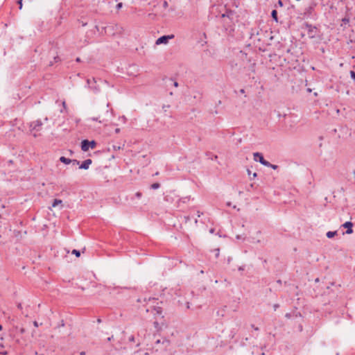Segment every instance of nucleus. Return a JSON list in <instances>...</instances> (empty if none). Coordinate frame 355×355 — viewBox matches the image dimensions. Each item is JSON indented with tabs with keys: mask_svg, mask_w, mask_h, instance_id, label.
I'll return each instance as SVG.
<instances>
[{
	"mask_svg": "<svg viewBox=\"0 0 355 355\" xmlns=\"http://www.w3.org/2000/svg\"><path fill=\"white\" fill-rule=\"evenodd\" d=\"M42 324V323L40 324V325ZM33 325L35 327H38L40 326V324H38V322L37 321H34L33 322Z\"/></svg>",
	"mask_w": 355,
	"mask_h": 355,
	"instance_id": "nucleus-23",
	"label": "nucleus"
},
{
	"mask_svg": "<svg viewBox=\"0 0 355 355\" xmlns=\"http://www.w3.org/2000/svg\"><path fill=\"white\" fill-rule=\"evenodd\" d=\"M268 167H270L272 168V169H277L278 168V166L277 165H275V164H272L271 163H270L269 166H267Z\"/></svg>",
	"mask_w": 355,
	"mask_h": 355,
	"instance_id": "nucleus-16",
	"label": "nucleus"
},
{
	"mask_svg": "<svg viewBox=\"0 0 355 355\" xmlns=\"http://www.w3.org/2000/svg\"><path fill=\"white\" fill-rule=\"evenodd\" d=\"M80 355H85V352H80Z\"/></svg>",
	"mask_w": 355,
	"mask_h": 355,
	"instance_id": "nucleus-37",
	"label": "nucleus"
},
{
	"mask_svg": "<svg viewBox=\"0 0 355 355\" xmlns=\"http://www.w3.org/2000/svg\"><path fill=\"white\" fill-rule=\"evenodd\" d=\"M252 328H253L255 331H259V328L255 327L254 324L251 325Z\"/></svg>",
	"mask_w": 355,
	"mask_h": 355,
	"instance_id": "nucleus-24",
	"label": "nucleus"
},
{
	"mask_svg": "<svg viewBox=\"0 0 355 355\" xmlns=\"http://www.w3.org/2000/svg\"><path fill=\"white\" fill-rule=\"evenodd\" d=\"M187 309H189V308H190V306H189V302H187Z\"/></svg>",
	"mask_w": 355,
	"mask_h": 355,
	"instance_id": "nucleus-39",
	"label": "nucleus"
},
{
	"mask_svg": "<svg viewBox=\"0 0 355 355\" xmlns=\"http://www.w3.org/2000/svg\"><path fill=\"white\" fill-rule=\"evenodd\" d=\"M62 201L60 199H55L52 203V207H55L58 205H61Z\"/></svg>",
	"mask_w": 355,
	"mask_h": 355,
	"instance_id": "nucleus-10",
	"label": "nucleus"
},
{
	"mask_svg": "<svg viewBox=\"0 0 355 355\" xmlns=\"http://www.w3.org/2000/svg\"><path fill=\"white\" fill-rule=\"evenodd\" d=\"M343 227L347 228L346 234H350L353 232L352 227L353 223L351 221H347L342 225Z\"/></svg>",
	"mask_w": 355,
	"mask_h": 355,
	"instance_id": "nucleus-7",
	"label": "nucleus"
},
{
	"mask_svg": "<svg viewBox=\"0 0 355 355\" xmlns=\"http://www.w3.org/2000/svg\"><path fill=\"white\" fill-rule=\"evenodd\" d=\"M159 175V172H156L154 175Z\"/></svg>",
	"mask_w": 355,
	"mask_h": 355,
	"instance_id": "nucleus-42",
	"label": "nucleus"
},
{
	"mask_svg": "<svg viewBox=\"0 0 355 355\" xmlns=\"http://www.w3.org/2000/svg\"><path fill=\"white\" fill-rule=\"evenodd\" d=\"M119 132H120V129H119V128H116V129L115 130V132H116V133H119Z\"/></svg>",
	"mask_w": 355,
	"mask_h": 355,
	"instance_id": "nucleus-32",
	"label": "nucleus"
},
{
	"mask_svg": "<svg viewBox=\"0 0 355 355\" xmlns=\"http://www.w3.org/2000/svg\"><path fill=\"white\" fill-rule=\"evenodd\" d=\"M17 308L19 309H22V306H21V303H19L17 304Z\"/></svg>",
	"mask_w": 355,
	"mask_h": 355,
	"instance_id": "nucleus-27",
	"label": "nucleus"
},
{
	"mask_svg": "<svg viewBox=\"0 0 355 355\" xmlns=\"http://www.w3.org/2000/svg\"><path fill=\"white\" fill-rule=\"evenodd\" d=\"M116 148L120 149V146H116Z\"/></svg>",
	"mask_w": 355,
	"mask_h": 355,
	"instance_id": "nucleus-48",
	"label": "nucleus"
},
{
	"mask_svg": "<svg viewBox=\"0 0 355 355\" xmlns=\"http://www.w3.org/2000/svg\"><path fill=\"white\" fill-rule=\"evenodd\" d=\"M248 175H250L251 172H250V170H248Z\"/></svg>",
	"mask_w": 355,
	"mask_h": 355,
	"instance_id": "nucleus-41",
	"label": "nucleus"
},
{
	"mask_svg": "<svg viewBox=\"0 0 355 355\" xmlns=\"http://www.w3.org/2000/svg\"><path fill=\"white\" fill-rule=\"evenodd\" d=\"M350 76H351V78L355 80V71H350Z\"/></svg>",
	"mask_w": 355,
	"mask_h": 355,
	"instance_id": "nucleus-17",
	"label": "nucleus"
},
{
	"mask_svg": "<svg viewBox=\"0 0 355 355\" xmlns=\"http://www.w3.org/2000/svg\"><path fill=\"white\" fill-rule=\"evenodd\" d=\"M279 305L278 304H275L273 306L275 310H276L277 308H279Z\"/></svg>",
	"mask_w": 355,
	"mask_h": 355,
	"instance_id": "nucleus-25",
	"label": "nucleus"
},
{
	"mask_svg": "<svg viewBox=\"0 0 355 355\" xmlns=\"http://www.w3.org/2000/svg\"><path fill=\"white\" fill-rule=\"evenodd\" d=\"M217 251H218V252H217V254H216V256H218V251H219V249H217Z\"/></svg>",
	"mask_w": 355,
	"mask_h": 355,
	"instance_id": "nucleus-46",
	"label": "nucleus"
},
{
	"mask_svg": "<svg viewBox=\"0 0 355 355\" xmlns=\"http://www.w3.org/2000/svg\"><path fill=\"white\" fill-rule=\"evenodd\" d=\"M86 25H87V23L83 22V24H82V26H86Z\"/></svg>",
	"mask_w": 355,
	"mask_h": 355,
	"instance_id": "nucleus-38",
	"label": "nucleus"
},
{
	"mask_svg": "<svg viewBox=\"0 0 355 355\" xmlns=\"http://www.w3.org/2000/svg\"><path fill=\"white\" fill-rule=\"evenodd\" d=\"M128 340L130 342H135V336H130Z\"/></svg>",
	"mask_w": 355,
	"mask_h": 355,
	"instance_id": "nucleus-21",
	"label": "nucleus"
},
{
	"mask_svg": "<svg viewBox=\"0 0 355 355\" xmlns=\"http://www.w3.org/2000/svg\"><path fill=\"white\" fill-rule=\"evenodd\" d=\"M209 232H210V233H213L214 232V228H211L209 230Z\"/></svg>",
	"mask_w": 355,
	"mask_h": 355,
	"instance_id": "nucleus-34",
	"label": "nucleus"
},
{
	"mask_svg": "<svg viewBox=\"0 0 355 355\" xmlns=\"http://www.w3.org/2000/svg\"><path fill=\"white\" fill-rule=\"evenodd\" d=\"M103 82L106 84H108V83L107 82V80H103Z\"/></svg>",
	"mask_w": 355,
	"mask_h": 355,
	"instance_id": "nucleus-45",
	"label": "nucleus"
},
{
	"mask_svg": "<svg viewBox=\"0 0 355 355\" xmlns=\"http://www.w3.org/2000/svg\"><path fill=\"white\" fill-rule=\"evenodd\" d=\"M253 156H254V159L256 161V162H259L261 164H263V166H269L270 164V162L266 161L264 158H263V155L261 153H254L253 154Z\"/></svg>",
	"mask_w": 355,
	"mask_h": 355,
	"instance_id": "nucleus-4",
	"label": "nucleus"
},
{
	"mask_svg": "<svg viewBox=\"0 0 355 355\" xmlns=\"http://www.w3.org/2000/svg\"><path fill=\"white\" fill-rule=\"evenodd\" d=\"M166 83L167 86L172 85L175 87H177L178 86V82L172 78L166 79Z\"/></svg>",
	"mask_w": 355,
	"mask_h": 355,
	"instance_id": "nucleus-9",
	"label": "nucleus"
},
{
	"mask_svg": "<svg viewBox=\"0 0 355 355\" xmlns=\"http://www.w3.org/2000/svg\"><path fill=\"white\" fill-rule=\"evenodd\" d=\"M113 338V336L109 337L107 338V341H110Z\"/></svg>",
	"mask_w": 355,
	"mask_h": 355,
	"instance_id": "nucleus-35",
	"label": "nucleus"
},
{
	"mask_svg": "<svg viewBox=\"0 0 355 355\" xmlns=\"http://www.w3.org/2000/svg\"><path fill=\"white\" fill-rule=\"evenodd\" d=\"M271 16L272 17V19L276 21L277 22L278 21V19H277V12L276 10H273L271 12Z\"/></svg>",
	"mask_w": 355,
	"mask_h": 355,
	"instance_id": "nucleus-11",
	"label": "nucleus"
},
{
	"mask_svg": "<svg viewBox=\"0 0 355 355\" xmlns=\"http://www.w3.org/2000/svg\"><path fill=\"white\" fill-rule=\"evenodd\" d=\"M163 5H164V7H165V8H166L168 6V3L166 1L164 2Z\"/></svg>",
	"mask_w": 355,
	"mask_h": 355,
	"instance_id": "nucleus-31",
	"label": "nucleus"
},
{
	"mask_svg": "<svg viewBox=\"0 0 355 355\" xmlns=\"http://www.w3.org/2000/svg\"><path fill=\"white\" fill-rule=\"evenodd\" d=\"M22 1L23 0H18L17 3L19 4V8L21 10L22 8Z\"/></svg>",
	"mask_w": 355,
	"mask_h": 355,
	"instance_id": "nucleus-18",
	"label": "nucleus"
},
{
	"mask_svg": "<svg viewBox=\"0 0 355 355\" xmlns=\"http://www.w3.org/2000/svg\"><path fill=\"white\" fill-rule=\"evenodd\" d=\"M92 81H93L94 83H96V80H95V78H93V79H92ZM87 84H88L89 85H91V83H92V80H91L90 79H87Z\"/></svg>",
	"mask_w": 355,
	"mask_h": 355,
	"instance_id": "nucleus-20",
	"label": "nucleus"
},
{
	"mask_svg": "<svg viewBox=\"0 0 355 355\" xmlns=\"http://www.w3.org/2000/svg\"><path fill=\"white\" fill-rule=\"evenodd\" d=\"M241 93H244V89H242L241 90Z\"/></svg>",
	"mask_w": 355,
	"mask_h": 355,
	"instance_id": "nucleus-44",
	"label": "nucleus"
},
{
	"mask_svg": "<svg viewBox=\"0 0 355 355\" xmlns=\"http://www.w3.org/2000/svg\"><path fill=\"white\" fill-rule=\"evenodd\" d=\"M154 311L156 312V314L157 315H162V309L159 306L154 307Z\"/></svg>",
	"mask_w": 355,
	"mask_h": 355,
	"instance_id": "nucleus-13",
	"label": "nucleus"
},
{
	"mask_svg": "<svg viewBox=\"0 0 355 355\" xmlns=\"http://www.w3.org/2000/svg\"><path fill=\"white\" fill-rule=\"evenodd\" d=\"M76 60V62H80V58H77Z\"/></svg>",
	"mask_w": 355,
	"mask_h": 355,
	"instance_id": "nucleus-36",
	"label": "nucleus"
},
{
	"mask_svg": "<svg viewBox=\"0 0 355 355\" xmlns=\"http://www.w3.org/2000/svg\"><path fill=\"white\" fill-rule=\"evenodd\" d=\"M92 160L91 159H85L79 166V168L81 169H88L89 165L92 164Z\"/></svg>",
	"mask_w": 355,
	"mask_h": 355,
	"instance_id": "nucleus-8",
	"label": "nucleus"
},
{
	"mask_svg": "<svg viewBox=\"0 0 355 355\" xmlns=\"http://www.w3.org/2000/svg\"><path fill=\"white\" fill-rule=\"evenodd\" d=\"M343 21H344L345 23H347V22H349V19L344 18V19H343Z\"/></svg>",
	"mask_w": 355,
	"mask_h": 355,
	"instance_id": "nucleus-28",
	"label": "nucleus"
},
{
	"mask_svg": "<svg viewBox=\"0 0 355 355\" xmlns=\"http://www.w3.org/2000/svg\"><path fill=\"white\" fill-rule=\"evenodd\" d=\"M60 161L65 164L72 163L73 164L78 165L80 164V162L77 159H71L63 156L60 157Z\"/></svg>",
	"mask_w": 355,
	"mask_h": 355,
	"instance_id": "nucleus-6",
	"label": "nucleus"
},
{
	"mask_svg": "<svg viewBox=\"0 0 355 355\" xmlns=\"http://www.w3.org/2000/svg\"><path fill=\"white\" fill-rule=\"evenodd\" d=\"M354 175L355 176V171H354Z\"/></svg>",
	"mask_w": 355,
	"mask_h": 355,
	"instance_id": "nucleus-52",
	"label": "nucleus"
},
{
	"mask_svg": "<svg viewBox=\"0 0 355 355\" xmlns=\"http://www.w3.org/2000/svg\"><path fill=\"white\" fill-rule=\"evenodd\" d=\"M173 35H163L156 40L155 44L157 45H159L162 44H167L168 42V40L173 39Z\"/></svg>",
	"mask_w": 355,
	"mask_h": 355,
	"instance_id": "nucleus-5",
	"label": "nucleus"
},
{
	"mask_svg": "<svg viewBox=\"0 0 355 355\" xmlns=\"http://www.w3.org/2000/svg\"><path fill=\"white\" fill-rule=\"evenodd\" d=\"M277 282H278L279 284H281V280H278V281H277Z\"/></svg>",
	"mask_w": 355,
	"mask_h": 355,
	"instance_id": "nucleus-50",
	"label": "nucleus"
},
{
	"mask_svg": "<svg viewBox=\"0 0 355 355\" xmlns=\"http://www.w3.org/2000/svg\"><path fill=\"white\" fill-rule=\"evenodd\" d=\"M2 329V326L0 325V331Z\"/></svg>",
	"mask_w": 355,
	"mask_h": 355,
	"instance_id": "nucleus-51",
	"label": "nucleus"
},
{
	"mask_svg": "<svg viewBox=\"0 0 355 355\" xmlns=\"http://www.w3.org/2000/svg\"><path fill=\"white\" fill-rule=\"evenodd\" d=\"M255 177H257V173H253V178H255Z\"/></svg>",
	"mask_w": 355,
	"mask_h": 355,
	"instance_id": "nucleus-40",
	"label": "nucleus"
},
{
	"mask_svg": "<svg viewBox=\"0 0 355 355\" xmlns=\"http://www.w3.org/2000/svg\"><path fill=\"white\" fill-rule=\"evenodd\" d=\"M72 254H75L77 257H79L80 256V252L78 250H72Z\"/></svg>",
	"mask_w": 355,
	"mask_h": 355,
	"instance_id": "nucleus-15",
	"label": "nucleus"
},
{
	"mask_svg": "<svg viewBox=\"0 0 355 355\" xmlns=\"http://www.w3.org/2000/svg\"><path fill=\"white\" fill-rule=\"evenodd\" d=\"M122 6H123V3H117L116 8L117 10H119V9H121L122 8Z\"/></svg>",
	"mask_w": 355,
	"mask_h": 355,
	"instance_id": "nucleus-19",
	"label": "nucleus"
},
{
	"mask_svg": "<svg viewBox=\"0 0 355 355\" xmlns=\"http://www.w3.org/2000/svg\"><path fill=\"white\" fill-rule=\"evenodd\" d=\"M96 146V143L95 141L92 140L91 141L85 139L81 142V149L83 151H87L89 148H94Z\"/></svg>",
	"mask_w": 355,
	"mask_h": 355,
	"instance_id": "nucleus-2",
	"label": "nucleus"
},
{
	"mask_svg": "<svg viewBox=\"0 0 355 355\" xmlns=\"http://www.w3.org/2000/svg\"><path fill=\"white\" fill-rule=\"evenodd\" d=\"M54 59H55V62H58V60H60L59 57H55Z\"/></svg>",
	"mask_w": 355,
	"mask_h": 355,
	"instance_id": "nucleus-33",
	"label": "nucleus"
},
{
	"mask_svg": "<svg viewBox=\"0 0 355 355\" xmlns=\"http://www.w3.org/2000/svg\"><path fill=\"white\" fill-rule=\"evenodd\" d=\"M278 4H279L280 6H283V2H282L281 0H279V1H278Z\"/></svg>",
	"mask_w": 355,
	"mask_h": 355,
	"instance_id": "nucleus-29",
	"label": "nucleus"
},
{
	"mask_svg": "<svg viewBox=\"0 0 355 355\" xmlns=\"http://www.w3.org/2000/svg\"><path fill=\"white\" fill-rule=\"evenodd\" d=\"M62 104H63V106L65 107V102H63Z\"/></svg>",
	"mask_w": 355,
	"mask_h": 355,
	"instance_id": "nucleus-47",
	"label": "nucleus"
},
{
	"mask_svg": "<svg viewBox=\"0 0 355 355\" xmlns=\"http://www.w3.org/2000/svg\"><path fill=\"white\" fill-rule=\"evenodd\" d=\"M116 148L120 149V146H116Z\"/></svg>",
	"mask_w": 355,
	"mask_h": 355,
	"instance_id": "nucleus-49",
	"label": "nucleus"
},
{
	"mask_svg": "<svg viewBox=\"0 0 355 355\" xmlns=\"http://www.w3.org/2000/svg\"><path fill=\"white\" fill-rule=\"evenodd\" d=\"M305 28L307 32V35L310 38H314L316 37L318 29L315 26L306 24Z\"/></svg>",
	"mask_w": 355,
	"mask_h": 355,
	"instance_id": "nucleus-3",
	"label": "nucleus"
},
{
	"mask_svg": "<svg viewBox=\"0 0 355 355\" xmlns=\"http://www.w3.org/2000/svg\"><path fill=\"white\" fill-rule=\"evenodd\" d=\"M43 123L40 119L32 121L29 125L30 132L33 134V137H36L37 135L36 132L40 131Z\"/></svg>",
	"mask_w": 355,
	"mask_h": 355,
	"instance_id": "nucleus-1",
	"label": "nucleus"
},
{
	"mask_svg": "<svg viewBox=\"0 0 355 355\" xmlns=\"http://www.w3.org/2000/svg\"><path fill=\"white\" fill-rule=\"evenodd\" d=\"M214 159H216L218 158V156L217 155H214Z\"/></svg>",
	"mask_w": 355,
	"mask_h": 355,
	"instance_id": "nucleus-43",
	"label": "nucleus"
},
{
	"mask_svg": "<svg viewBox=\"0 0 355 355\" xmlns=\"http://www.w3.org/2000/svg\"><path fill=\"white\" fill-rule=\"evenodd\" d=\"M337 234V231H334V232H328L327 233V236L329 238V239H331V238H333L335 235Z\"/></svg>",
	"mask_w": 355,
	"mask_h": 355,
	"instance_id": "nucleus-12",
	"label": "nucleus"
},
{
	"mask_svg": "<svg viewBox=\"0 0 355 355\" xmlns=\"http://www.w3.org/2000/svg\"><path fill=\"white\" fill-rule=\"evenodd\" d=\"M285 317L287 318H290L291 317V313H287L286 315H285Z\"/></svg>",
	"mask_w": 355,
	"mask_h": 355,
	"instance_id": "nucleus-26",
	"label": "nucleus"
},
{
	"mask_svg": "<svg viewBox=\"0 0 355 355\" xmlns=\"http://www.w3.org/2000/svg\"><path fill=\"white\" fill-rule=\"evenodd\" d=\"M136 196H137V197L139 198V197H141V193L140 192H137V193H136Z\"/></svg>",
	"mask_w": 355,
	"mask_h": 355,
	"instance_id": "nucleus-30",
	"label": "nucleus"
},
{
	"mask_svg": "<svg viewBox=\"0 0 355 355\" xmlns=\"http://www.w3.org/2000/svg\"><path fill=\"white\" fill-rule=\"evenodd\" d=\"M90 87L92 88V86H90ZM93 90H94L95 92H99L100 89H99V88H98V87H93Z\"/></svg>",
	"mask_w": 355,
	"mask_h": 355,
	"instance_id": "nucleus-22",
	"label": "nucleus"
},
{
	"mask_svg": "<svg viewBox=\"0 0 355 355\" xmlns=\"http://www.w3.org/2000/svg\"><path fill=\"white\" fill-rule=\"evenodd\" d=\"M159 187H160V184H159V183H158V182L153 183V184H152L150 185V188H151L152 189H154V190H155V189H159Z\"/></svg>",
	"mask_w": 355,
	"mask_h": 355,
	"instance_id": "nucleus-14",
	"label": "nucleus"
}]
</instances>
